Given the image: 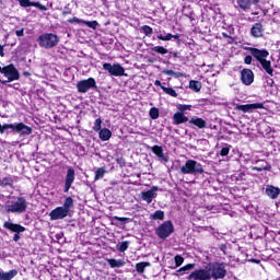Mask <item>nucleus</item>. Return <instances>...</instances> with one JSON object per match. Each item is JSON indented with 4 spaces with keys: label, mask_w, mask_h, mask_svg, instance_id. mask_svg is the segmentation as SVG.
Returning <instances> with one entry per match:
<instances>
[{
    "label": "nucleus",
    "mask_w": 280,
    "mask_h": 280,
    "mask_svg": "<svg viewBox=\"0 0 280 280\" xmlns=\"http://www.w3.org/2000/svg\"><path fill=\"white\" fill-rule=\"evenodd\" d=\"M224 277H226V265L215 261L192 271L188 276V280H220Z\"/></svg>",
    "instance_id": "1"
},
{
    "label": "nucleus",
    "mask_w": 280,
    "mask_h": 280,
    "mask_svg": "<svg viewBox=\"0 0 280 280\" xmlns=\"http://www.w3.org/2000/svg\"><path fill=\"white\" fill-rule=\"evenodd\" d=\"M250 54L254 58H256V60H258V62H260L264 71H266L268 75H272L275 73V69H272V62L266 59L267 56H270L268 50L252 48Z\"/></svg>",
    "instance_id": "2"
},
{
    "label": "nucleus",
    "mask_w": 280,
    "mask_h": 280,
    "mask_svg": "<svg viewBox=\"0 0 280 280\" xmlns=\"http://www.w3.org/2000/svg\"><path fill=\"white\" fill-rule=\"evenodd\" d=\"M72 207L73 198H66L62 207H57L49 213L50 220H65V218L69 215V211H71Z\"/></svg>",
    "instance_id": "3"
},
{
    "label": "nucleus",
    "mask_w": 280,
    "mask_h": 280,
    "mask_svg": "<svg viewBox=\"0 0 280 280\" xmlns=\"http://www.w3.org/2000/svg\"><path fill=\"white\" fill-rule=\"evenodd\" d=\"M0 73H2L4 78H7V80H0L1 84H8L10 82H14V80H19V78H21L19 70L12 63L4 67H0Z\"/></svg>",
    "instance_id": "4"
},
{
    "label": "nucleus",
    "mask_w": 280,
    "mask_h": 280,
    "mask_svg": "<svg viewBox=\"0 0 280 280\" xmlns=\"http://www.w3.org/2000/svg\"><path fill=\"white\" fill-rule=\"evenodd\" d=\"M182 174H192L194 176L198 174H205V168L200 162L195 160H187L186 163L180 167Z\"/></svg>",
    "instance_id": "5"
},
{
    "label": "nucleus",
    "mask_w": 280,
    "mask_h": 280,
    "mask_svg": "<svg viewBox=\"0 0 280 280\" xmlns=\"http://www.w3.org/2000/svg\"><path fill=\"white\" fill-rule=\"evenodd\" d=\"M27 210V200L23 197H19L18 200L7 206L8 213H25Z\"/></svg>",
    "instance_id": "6"
},
{
    "label": "nucleus",
    "mask_w": 280,
    "mask_h": 280,
    "mask_svg": "<svg viewBox=\"0 0 280 280\" xmlns=\"http://www.w3.org/2000/svg\"><path fill=\"white\" fill-rule=\"evenodd\" d=\"M174 233V224L172 221H165L156 229V235L160 240H167Z\"/></svg>",
    "instance_id": "7"
},
{
    "label": "nucleus",
    "mask_w": 280,
    "mask_h": 280,
    "mask_svg": "<svg viewBox=\"0 0 280 280\" xmlns=\"http://www.w3.org/2000/svg\"><path fill=\"white\" fill-rule=\"evenodd\" d=\"M59 42L60 38H58V35L51 33L39 37L40 47H45L46 49H49V47H56Z\"/></svg>",
    "instance_id": "8"
},
{
    "label": "nucleus",
    "mask_w": 280,
    "mask_h": 280,
    "mask_svg": "<svg viewBox=\"0 0 280 280\" xmlns=\"http://www.w3.org/2000/svg\"><path fill=\"white\" fill-rule=\"evenodd\" d=\"M103 69L105 71H108L109 74L115 75L116 78L126 75V70L119 63H115V65L103 63Z\"/></svg>",
    "instance_id": "9"
},
{
    "label": "nucleus",
    "mask_w": 280,
    "mask_h": 280,
    "mask_svg": "<svg viewBox=\"0 0 280 280\" xmlns=\"http://www.w3.org/2000/svg\"><path fill=\"white\" fill-rule=\"evenodd\" d=\"M79 93H89L91 89H97V82L95 79L89 78L88 80H82L77 84Z\"/></svg>",
    "instance_id": "10"
},
{
    "label": "nucleus",
    "mask_w": 280,
    "mask_h": 280,
    "mask_svg": "<svg viewBox=\"0 0 280 280\" xmlns=\"http://www.w3.org/2000/svg\"><path fill=\"white\" fill-rule=\"evenodd\" d=\"M241 81L245 86H250L255 82V73L250 69H243L241 71Z\"/></svg>",
    "instance_id": "11"
},
{
    "label": "nucleus",
    "mask_w": 280,
    "mask_h": 280,
    "mask_svg": "<svg viewBox=\"0 0 280 280\" xmlns=\"http://www.w3.org/2000/svg\"><path fill=\"white\" fill-rule=\"evenodd\" d=\"M75 180V170L73 167H69L67 170L66 179H65V189L63 191L67 194L71 189V185H73Z\"/></svg>",
    "instance_id": "12"
},
{
    "label": "nucleus",
    "mask_w": 280,
    "mask_h": 280,
    "mask_svg": "<svg viewBox=\"0 0 280 280\" xmlns=\"http://www.w3.org/2000/svg\"><path fill=\"white\" fill-rule=\"evenodd\" d=\"M257 109H264V103H253L246 105H236V110H242V113H253Z\"/></svg>",
    "instance_id": "13"
},
{
    "label": "nucleus",
    "mask_w": 280,
    "mask_h": 280,
    "mask_svg": "<svg viewBox=\"0 0 280 280\" xmlns=\"http://www.w3.org/2000/svg\"><path fill=\"white\" fill-rule=\"evenodd\" d=\"M156 191H159V188L156 186H153L150 190L142 191L141 192V198L150 205L153 200V198H156Z\"/></svg>",
    "instance_id": "14"
},
{
    "label": "nucleus",
    "mask_w": 280,
    "mask_h": 280,
    "mask_svg": "<svg viewBox=\"0 0 280 280\" xmlns=\"http://www.w3.org/2000/svg\"><path fill=\"white\" fill-rule=\"evenodd\" d=\"M3 228L7 229L8 231H11V233H24L25 231V226L19 223H12L8 221L3 223Z\"/></svg>",
    "instance_id": "15"
},
{
    "label": "nucleus",
    "mask_w": 280,
    "mask_h": 280,
    "mask_svg": "<svg viewBox=\"0 0 280 280\" xmlns=\"http://www.w3.org/2000/svg\"><path fill=\"white\" fill-rule=\"evenodd\" d=\"M13 132H18L19 135H32V127L25 125L24 122H19L13 125Z\"/></svg>",
    "instance_id": "16"
},
{
    "label": "nucleus",
    "mask_w": 280,
    "mask_h": 280,
    "mask_svg": "<svg viewBox=\"0 0 280 280\" xmlns=\"http://www.w3.org/2000/svg\"><path fill=\"white\" fill-rule=\"evenodd\" d=\"M265 194L268 196V198H271V200H277V198H279L280 195V188L275 187L272 185H268L266 187Z\"/></svg>",
    "instance_id": "17"
},
{
    "label": "nucleus",
    "mask_w": 280,
    "mask_h": 280,
    "mask_svg": "<svg viewBox=\"0 0 280 280\" xmlns=\"http://www.w3.org/2000/svg\"><path fill=\"white\" fill-rule=\"evenodd\" d=\"M250 34L254 38H261V36H264V25L261 23L254 24Z\"/></svg>",
    "instance_id": "18"
},
{
    "label": "nucleus",
    "mask_w": 280,
    "mask_h": 280,
    "mask_svg": "<svg viewBox=\"0 0 280 280\" xmlns=\"http://www.w3.org/2000/svg\"><path fill=\"white\" fill-rule=\"evenodd\" d=\"M173 121L176 126H179V124H187V121H189V118L185 116L183 112H176L173 115Z\"/></svg>",
    "instance_id": "19"
},
{
    "label": "nucleus",
    "mask_w": 280,
    "mask_h": 280,
    "mask_svg": "<svg viewBox=\"0 0 280 280\" xmlns=\"http://www.w3.org/2000/svg\"><path fill=\"white\" fill-rule=\"evenodd\" d=\"M152 152L154 155L160 158L161 161H164V163H167L168 159L165 155V153H163V147L154 145L152 147Z\"/></svg>",
    "instance_id": "20"
},
{
    "label": "nucleus",
    "mask_w": 280,
    "mask_h": 280,
    "mask_svg": "<svg viewBox=\"0 0 280 280\" xmlns=\"http://www.w3.org/2000/svg\"><path fill=\"white\" fill-rule=\"evenodd\" d=\"M98 137L101 141H110V137H113V131L108 128H103L98 131Z\"/></svg>",
    "instance_id": "21"
},
{
    "label": "nucleus",
    "mask_w": 280,
    "mask_h": 280,
    "mask_svg": "<svg viewBox=\"0 0 280 280\" xmlns=\"http://www.w3.org/2000/svg\"><path fill=\"white\" fill-rule=\"evenodd\" d=\"M16 275H19V271H16V269H12L8 272L0 271V280H12L16 277Z\"/></svg>",
    "instance_id": "22"
},
{
    "label": "nucleus",
    "mask_w": 280,
    "mask_h": 280,
    "mask_svg": "<svg viewBox=\"0 0 280 280\" xmlns=\"http://www.w3.org/2000/svg\"><path fill=\"white\" fill-rule=\"evenodd\" d=\"M189 124H192V126H196L197 128H207V120L198 117H192L189 120Z\"/></svg>",
    "instance_id": "23"
},
{
    "label": "nucleus",
    "mask_w": 280,
    "mask_h": 280,
    "mask_svg": "<svg viewBox=\"0 0 280 280\" xmlns=\"http://www.w3.org/2000/svg\"><path fill=\"white\" fill-rule=\"evenodd\" d=\"M107 262L109 264L110 268H122V266H126V261L122 259H107Z\"/></svg>",
    "instance_id": "24"
},
{
    "label": "nucleus",
    "mask_w": 280,
    "mask_h": 280,
    "mask_svg": "<svg viewBox=\"0 0 280 280\" xmlns=\"http://www.w3.org/2000/svg\"><path fill=\"white\" fill-rule=\"evenodd\" d=\"M151 264L149 261H142V262H138L136 265V270L138 272V275H143V272H145L147 268H150Z\"/></svg>",
    "instance_id": "25"
},
{
    "label": "nucleus",
    "mask_w": 280,
    "mask_h": 280,
    "mask_svg": "<svg viewBox=\"0 0 280 280\" xmlns=\"http://www.w3.org/2000/svg\"><path fill=\"white\" fill-rule=\"evenodd\" d=\"M14 185V178L8 176L0 179V187H12Z\"/></svg>",
    "instance_id": "26"
},
{
    "label": "nucleus",
    "mask_w": 280,
    "mask_h": 280,
    "mask_svg": "<svg viewBox=\"0 0 280 280\" xmlns=\"http://www.w3.org/2000/svg\"><path fill=\"white\" fill-rule=\"evenodd\" d=\"M151 220H165V212L163 210H158L150 214Z\"/></svg>",
    "instance_id": "27"
},
{
    "label": "nucleus",
    "mask_w": 280,
    "mask_h": 280,
    "mask_svg": "<svg viewBox=\"0 0 280 280\" xmlns=\"http://www.w3.org/2000/svg\"><path fill=\"white\" fill-rule=\"evenodd\" d=\"M189 89H191V91H195L196 93H198L200 91V89H202V83H200V81L191 80L189 82Z\"/></svg>",
    "instance_id": "28"
},
{
    "label": "nucleus",
    "mask_w": 280,
    "mask_h": 280,
    "mask_svg": "<svg viewBox=\"0 0 280 280\" xmlns=\"http://www.w3.org/2000/svg\"><path fill=\"white\" fill-rule=\"evenodd\" d=\"M237 3L242 10H245V11L250 10V5H252L250 0H238Z\"/></svg>",
    "instance_id": "29"
},
{
    "label": "nucleus",
    "mask_w": 280,
    "mask_h": 280,
    "mask_svg": "<svg viewBox=\"0 0 280 280\" xmlns=\"http://www.w3.org/2000/svg\"><path fill=\"white\" fill-rule=\"evenodd\" d=\"M106 174V168L105 167H100L95 171V176L94 180H101Z\"/></svg>",
    "instance_id": "30"
},
{
    "label": "nucleus",
    "mask_w": 280,
    "mask_h": 280,
    "mask_svg": "<svg viewBox=\"0 0 280 280\" xmlns=\"http://www.w3.org/2000/svg\"><path fill=\"white\" fill-rule=\"evenodd\" d=\"M162 91H164L166 95H171V97H178V93H176V90L172 88L162 86Z\"/></svg>",
    "instance_id": "31"
},
{
    "label": "nucleus",
    "mask_w": 280,
    "mask_h": 280,
    "mask_svg": "<svg viewBox=\"0 0 280 280\" xmlns=\"http://www.w3.org/2000/svg\"><path fill=\"white\" fill-rule=\"evenodd\" d=\"M5 130H13L14 131V124L0 125V135H4Z\"/></svg>",
    "instance_id": "32"
},
{
    "label": "nucleus",
    "mask_w": 280,
    "mask_h": 280,
    "mask_svg": "<svg viewBox=\"0 0 280 280\" xmlns=\"http://www.w3.org/2000/svg\"><path fill=\"white\" fill-rule=\"evenodd\" d=\"M152 51H154L155 54H161L162 56H165V54H167V48L163 47V46H154L153 48H151Z\"/></svg>",
    "instance_id": "33"
},
{
    "label": "nucleus",
    "mask_w": 280,
    "mask_h": 280,
    "mask_svg": "<svg viewBox=\"0 0 280 280\" xmlns=\"http://www.w3.org/2000/svg\"><path fill=\"white\" fill-rule=\"evenodd\" d=\"M22 8H31V5L36 7V2H31L30 0H18Z\"/></svg>",
    "instance_id": "34"
},
{
    "label": "nucleus",
    "mask_w": 280,
    "mask_h": 280,
    "mask_svg": "<svg viewBox=\"0 0 280 280\" xmlns=\"http://www.w3.org/2000/svg\"><path fill=\"white\" fill-rule=\"evenodd\" d=\"M149 115H150L151 119H159V115H160L159 108L152 107L149 112Z\"/></svg>",
    "instance_id": "35"
},
{
    "label": "nucleus",
    "mask_w": 280,
    "mask_h": 280,
    "mask_svg": "<svg viewBox=\"0 0 280 280\" xmlns=\"http://www.w3.org/2000/svg\"><path fill=\"white\" fill-rule=\"evenodd\" d=\"M83 25H86L88 27H91L92 30H97V26L100 25V23H97V21H84Z\"/></svg>",
    "instance_id": "36"
},
{
    "label": "nucleus",
    "mask_w": 280,
    "mask_h": 280,
    "mask_svg": "<svg viewBox=\"0 0 280 280\" xmlns=\"http://www.w3.org/2000/svg\"><path fill=\"white\" fill-rule=\"evenodd\" d=\"M93 130H94L95 132H100V131L102 130V118H97V119L94 121Z\"/></svg>",
    "instance_id": "37"
},
{
    "label": "nucleus",
    "mask_w": 280,
    "mask_h": 280,
    "mask_svg": "<svg viewBox=\"0 0 280 280\" xmlns=\"http://www.w3.org/2000/svg\"><path fill=\"white\" fill-rule=\"evenodd\" d=\"M184 261H185V258H183V256H180V255L175 256V266H176V268L183 266Z\"/></svg>",
    "instance_id": "38"
},
{
    "label": "nucleus",
    "mask_w": 280,
    "mask_h": 280,
    "mask_svg": "<svg viewBox=\"0 0 280 280\" xmlns=\"http://www.w3.org/2000/svg\"><path fill=\"white\" fill-rule=\"evenodd\" d=\"M177 109L179 110V113H185V110H191V105H183V104H179L177 105Z\"/></svg>",
    "instance_id": "39"
},
{
    "label": "nucleus",
    "mask_w": 280,
    "mask_h": 280,
    "mask_svg": "<svg viewBox=\"0 0 280 280\" xmlns=\"http://www.w3.org/2000/svg\"><path fill=\"white\" fill-rule=\"evenodd\" d=\"M128 246H129L128 241L122 242V243L119 245L118 250H120V253H126V250H128Z\"/></svg>",
    "instance_id": "40"
},
{
    "label": "nucleus",
    "mask_w": 280,
    "mask_h": 280,
    "mask_svg": "<svg viewBox=\"0 0 280 280\" xmlns=\"http://www.w3.org/2000/svg\"><path fill=\"white\" fill-rule=\"evenodd\" d=\"M186 270H194V264H188L177 270V272H186Z\"/></svg>",
    "instance_id": "41"
},
{
    "label": "nucleus",
    "mask_w": 280,
    "mask_h": 280,
    "mask_svg": "<svg viewBox=\"0 0 280 280\" xmlns=\"http://www.w3.org/2000/svg\"><path fill=\"white\" fill-rule=\"evenodd\" d=\"M142 32H143V34H145V36H150V34H152V27L144 25V26H142Z\"/></svg>",
    "instance_id": "42"
},
{
    "label": "nucleus",
    "mask_w": 280,
    "mask_h": 280,
    "mask_svg": "<svg viewBox=\"0 0 280 280\" xmlns=\"http://www.w3.org/2000/svg\"><path fill=\"white\" fill-rule=\"evenodd\" d=\"M158 38H159L160 40H170V39L173 38V35H172V33L166 34L165 36H163V35H158Z\"/></svg>",
    "instance_id": "43"
},
{
    "label": "nucleus",
    "mask_w": 280,
    "mask_h": 280,
    "mask_svg": "<svg viewBox=\"0 0 280 280\" xmlns=\"http://www.w3.org/2000/svg\"><path fill=\"white\" fill-rule=\"evenodd\" d=\"M229 152H231V149H229V147H224L223 149H221V156H229Z\"/></svg>",
    "instance_id": "44"
},
{
    "label": "nucleus",
    "mask_w": 280,
    "mask_h": 280,
    "mask_svg": "<svg viewBox=\"0 0 280 280\" xmlns=\"http://www.w3.org/2000/svg\"><path fill=\"white\" fill-rule=\"evenodd\" d=\"M68 23H82L84 24V20L78 19V18H72L68 20Z\"/></svg>",
    "instance_id": "45"
},
{
    "label": "nucleus",
    "mask_w": 280,
    "mask_h": 280,
    "mask_svg": "<svg viewBox=\"0 0 280 280\" xmlns=\"http://www.w3.org/2000/svg\"><path fill=\"white\" fill-rule=\"evenodd\" d=\"M254 172H264V170L268 171L270 170L269 166H265V167H259V166H255L253 167Z\"/></svg>",
    "instance_id": "46"
},
{
    "label": "nucleus",
    "mask_w": 280,
    "mask_h": 280,
    "mask_svg": "<svg viewBox=\"0 0 280 280\" xmlns=\"http://www.w3.org/2000/svg\"><path fill=\"white\" fill-rule=\"evenodd\" d=\"M15 34L18 37H21L25 34V30L24 28L18 30V31H15Z\"/></svg>",
    "instance_id": "47"
},
{
    "label": "nucleus",
    "mask_w": 280,
    "mask_h": 280,
    "mask_svg": "<svg viewBox=\"0 0 280 280\" xmlns=\"http://www.w3.org/2000/svg\"><path fill=\"white\" fill-rule=\"evenodd\" d=\"M245 65H250L253 62V57L252 56H246L244 59Z\"/></svg>",
    "instance_id": "48"
},
{
    "label": "nucleus",
    "mask_w": 280,
    "mask_h": 280,
    "mask_svg": "<svg viewBox=\"0 0 280 280\" xmlns=\"http://www.w3.org/2000/svg\"><path fill=\"white\" fill-rule=\"evenodd\" d=\"M115 220H118V222H128V218H121V217H114Z\"/></svg>",
    "instance_id": "49"
},
{
    "label": "nucleus",
    "mask_w": 280,
    "mask_h": 280,
    "mask_svg": "<svg viewBox=\"0 0 280 280\" xmlns=\"http://www.w3.org/2000/svg\"><path fill=\"white\" fill-rule=\"evenodd\" d=\"M165 75H172L174 78L175 72L173 70H163Z\"/></svg>",
    "instance_id": "50"
},
{
    "label": "nucleus",
    "mask_w": 280,
    "mask_h": 280,
    "mask_svg": "<svg viewBox=\"0 0 280 280\" xmlns=\"http://www.w3.org/2000/svg\"><path fill=\"white\" fill-rule=\"evenodd\" d=\"M173 78H186L185 73L182 72H175Z\"/></svg>",
    "instance_id": "51"
},
{
    "label": "nucleus",
    "mask_w": 280,
    "mask_h": 280,
    "mask_svg": "<svg viewBox=\"0 0 280 280\" xmlns=\"http://www.w3.org/2000/svg\"><path fill=\"white\" fill-rule=\"evenodd\" d=\"M19 240H21V235L19 233H15L13 235V242H19Z\"/></svg>",
    "instance_id": "52"
},
{
    "label": "nucleus",
    "mask_w": 280,
    "mask_h": 280,
    "mask_svg": "<svg viewBox=\"0 0 280 280\" xmlns=\"http://www.w3.org/2000/svg\"><path fill=\"white\" fill-rule=\"evenodd\" d=\"M36 8H38L39 10H47V8L38 2H36Z\"/></svg>",
    "instance_id": "53"
},
{
    "label": "nucleus",
    "mask_w": 280,
    "mask_h": 280,
    "mask_svg": "<svg viewBox=\"0 0 280 280\" xmlns=\"http://www.w3.org/2000/svg\"><path fill=\"white\" fill-rule=\"evenodd\" d=\"M154 84L155 86H160L161 89H163V84H161V81L155 80Z\"/></svg>",
    "instance_id": "54"
},
{
    "label": "nucleus",
    "mask_w": 280,
    "mask_h": 280,
    "mask_svg": "<svg viewBox=\"0 0 280 280\" xmlns=\"http://www.w3.org/2000/svg\"><path fill=\"white\" fill-rule=\"evenodd\" d=\"M0 56H1V58H3V56H5V52H3V46H0Z\"/></svg>",
    "instance_id": "55"
},
{
    "label": "nucleus",
    "mask_w": 280,
    "mask_h": 280,
    "mask_svg": "<svg viewBox=\"0 0 280 280\" xmlns=\"http://www.w3.org/2000/svg\"><path fill=\"white\" fill-rule=\"evenodd\" d=\"M252 261H253L254 264H259V260H257V259H252Z\"/></svg>",
    "instance_id": "56"
},
{
    "label": "nucleus",
    "mask_w": 280,
    "mask_h": 280,
    "mask_svg": "<svg viewBox=\"0 0 280 280\" xmlns=\"http://www.w3.org/2000/svg\"><path fill=\"white\" fill-rule=\"evenodd\" d=\"M173 38L178 39L179 36L178 35H173Z\"/></svg>",
    "instance_id": "57"
},
{
    "label": "nucleus",
    "mask_w": 280,
    "mask_h": 280,
    "mask_svg": "<svg viewBox=\"0 0 280 280\" xmlns=\"http://www.w3.org/2000/svg\"><path fill=\"white\" fill-rule=\"evenodd\" d=\"M254 3H259V0H252Z\"/></svg>",
    "instance_id": "58"
},
{
    "label": "nucleus",
    "mask_w": 280,
    "mask_h": 280,
    "mask_svg": "<svg viewBox=\"0 0 280 280\" xmlns=\"http://www.w3.org/2000/svg\"><path fill=\"white\" fill-rule=\"evenodd\" d=\"M8 86H12V84H9Z\"/></svg>",
    "instance_id": "59"
},
{
    "label": "nucleus",
    "mask_w": 280,
    "mask_h": 280,
    "mask_svg": "<svg viewBox=\"0 0 280 280\" xmlns=\"http://www.w3.org/2000/svg\"><path fill=\"white\" fill-rule=\"evenodd\" d=\"M0 3H1V0H0Z\"/></svg>",
    "instance_id": "60"
}]
</instances>
